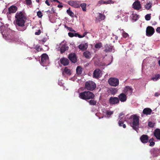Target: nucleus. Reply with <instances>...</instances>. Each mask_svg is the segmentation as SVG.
Here are the masks:
<instances>
[{
	"label": "nucleus",
	"mask_w": 160,
	"mask_h": 160,
	"mask_svg": "<svg viewBox=\"0 0 160 160\" xmlns=\"http://www.w3.org/2000/svg\"><path fill=\"white\" fill-rule=\"evenodd\" d=\"M16 19L14 23L17 29L19 31H23L26 28L25 27V23L27 19L26 17L22 12H18L16 14Z\"/></svg>",
	"instance_id": "nucleus-1"
},
{
	"label": "nucleus",
	"mask_w": 160,
	"mask_h": 160,
	"mask_svg": "<svg viewBox=\"0 0 160 160\" xmlns=\"http://www.w3.org/2000/svg\"><path fill=\"white\" fill-rule=\"evenodd\" d=\"M95 97L94 94L90 91H84L79 93V98L83 100H87L93 99Z\"/></svg>",
	"instance_id": "nucleus-2"
},
{
	"label": "nucleus",
	"mask_w": 160,
	"mask_h": 160,
	"mask_svg": "<svg viewBox=\"0 0 160 160\" xmlns=\"http://www.w3.org/2000/svg\"><path fill=\"white\" fill-rule=\"evenodd\" d=\"M131 118L132 119V121L131 127L133 129L138 132L139 130V118L136 115H133L131 117Z\"/></svg>",
	"instance_id": "nucleus-3"
},
{
	"label": "nucleus",
	"mask_w": 160,
	"mask_h": 160,
	"mask_svg": "<svg viewBox=\"0 0 160 160\" xmlns=\"http://www.w3.org/2000/svg\"><path fill=\"white\" fill-rule=\"evenodd\" d=\"M96 87V83L93 81H89L86 82L85 88L87 90L89 91H93Z\"/></svg>",
	"instance_id": "nucleus-4"
},
{
	"label": "nucleus",
	"mask_w": 160,
	"mask_h": 160,
	"mask_svg": "<svg viewBox=\"0 0 160 160\" xmlns=\"http://www.w3.org/2000/svg\"><path fill=\"white\" fill-rule=\"evenodd\" d=\"M41 63L43 66H46L49 64V58L46 53L43 54L42 55Z\"/></svg>",
	"instance_id": "nucleus-5"
},
{
	"label": "nucleus",
	"mask_w": 160,
	"mask_h": 160,
	"mask_svg": "<svg viewBox=\"0 0 160 160\" xmlns=\"http://www.w3.org/2000/svg\"><path fill=\"white\" fill-rule=\"evenodd\" d=\"M108 82L110 85L113 87L118 86L119 83L118 79L115 78H110L108 80Z\"/></svg>",
	"instance_id": "nucleus-6"
},
{
	"label": "nucleus",
	"mask_w": 160,
	"mask_h": 160,
	"mask_svg": "<svg viewBox=\"0 0 160 160\" xmlns=\"http://www.w3.org/2000/svg\"><path fill=\"white\" fill-rule=\"evenodd\" d=\"M68 3L71 6L75 8H80V1H69Z\"/></svg>",
	"instance_id": "nucleus-7"
},
{
	"label": "nucleus",
	"mask_w": 160,
	"mask_h": 160,
	"mask_svg": "<svg viewBox=\"0 0 160 160\" xmlns=\"http://www.w3.org/2000/svg\"><path fill=\"white\" fill-rule=\"evenodd\" d=\"M155 32L154 28L152 26H148L146 29V35L148 37H151Z\"/></svg>",
	"instance_id": "nucleus-8"
},
{
	"label": "nucleus",
	"mask_w": 160,
	"mask_h": 160,
	"mask_svg": "<svg viewBox=\"0 0 160 160\" xmlns=\"http://www.w3.org/2000/svg\"><path fill=\"white\" fill-rule=\"evenodd\" d=\"M109 102L111 105L116 104L119 102V100L118 97H111L109 98Z\"/></svg>",
	"instance_id": "nucleus-9"
},
{
	"label": "nucleus",
	"mask_w": 160,
	"mask_h": 160,
	"mask_svg": "<svg viewBox=\"0 0 160 160\" xmlns=\"http://www.w3.org/2000/svg\"><path fill=\"white\" fill-rule=\"evenodd\" d=\"M102 73L101 71L98 69H95L93 72V77L98 78L102 76Z\"/></svg>",
	"instance_id": "nucleus-10"
},
{
	"label": "nucleus",
	"mask_w": 160,
	"mask_h": 160,
	"mask_svg": "<svg viewBox=\"0 0 160 160\" xmlns=\"http://www.w3.org/2000/svg\"><path fill=\"white\" fill-rule=\"evenodd\" d=\"M133 8L135 10H138L141 8V5L140 2L138 1H136L132 4Z\"/></svg>",
	"instance_id": "nucleus-11"
},
{
	"label": "nucleus",
	"mask_w": 160,
	"mask_h": 160,
	"mask_svg": "<svg viewBox=\"0 0 160 160\" xmlns=\"http://www.w3.org/2000/svg\"><path fill=\"white\" fill-rule=\"evenodd\" d=\"M140 140L143 143H147L149 141V137L148 136L145 134H143L140 137Z\"/></svg>",
	"instance_id": "nucleus-12"
},
{
	"label": "nucleus",
	"mask_w": 160,
	"mask_h": 160,
	"mask_svg": "<svg viewBox=\"0 0 160 160\" xmlns=\"http://www.w3.org/2000/svg\"><path fill=\"white\" fill-rule=\"evenodd\" d=\"M118 97L119 101H120L121 102H125L127 99L126 95L123 93L120 94Z\"/></svg>",
	"instance_id": "nucleus-13"
},
{
	"label": "nucleus",
	"mask_w": 160,
	"mask_h": 160,
	"mask_svg": "<svg viewBox=\"0 0 160 160\" xmlns=\"http://www.w3.org/2000/svg\"><path fill=\"white\" fill-rule=\"evenodd\" d=\"M124 91L126 95H131L132 92V89L130 87L126 86L125 87Z\"/></svg>",
	"instance_id": "nucleus-14"
},
{
	"label": "nucleus",
	"mask_w": 160,
	"mask_h": 160,
	"mask_svg": "<svg viewBox=\"0 0 160 160\" xmlns=\"http://www.w3.org/2000/svg\"><path fill=\"white\" fill-rule=\"evenodd\" d=\"M68 58L72 62L75 63L77 62L76 55L75 54L71 53L69 55Z\"/></svg>",
	"instance_id": "nucleus-15"
},
{
	"label": "nucleus",
	"mask_w": 160,
	"mask_h": 160,
	"mask_svg": "<svg viewBox=\"0 0 160 160\" xmlns=\"http://www.w3.org/2000/svg\"><path fill=\"white\" fill-rule=\"evenodd\" d=\"M118 119H119L118 123L119 125L121 126V124H123L125 120L123 113H121L120 114Z\"/></svg>",
	"instance_id": "nucleus-16"
},
{
	"label": "nucleus",
	"mask_w": 160,
	"mask_h": 160,
	"mask_svg": "<svg viewBox=\"0 0 160 160\" xmlns=\"http://www.w3.org/2000/svg\"><path fill=\"white\" fill-rule=\"evenodd\" d=\"M88 45L87 43L81 44L78 46V48L82 51L86 50L88 48Z\"/></svg>",
	"instance_id": "nucleus-17"
},
{
	"label": "nucleus",
	"mask_w": 160,
	"mask_h": 160,
	"mask_svg": "<svg viewBox=\"0 0 160 160\" xmlns=\"http://www.w3.org/2000/svg\"><path fill=\"white\" fill-rule=\"evenodd\" d=\"M154 134L158 140H160V129L158 128L156 129L154 131Z\"/></svg>",
	"instance_id": "nucleus-18"
},
{
	"label": "nucleus",
	"mask_w": 160,
	"mask_h": 160,
	"mask_svg": "<svg viewBox=\"0 0 160 160\" xmlns=\"http://www.w3.org/2000/svg\"><path fill=\"white\" fill-rule=\"evenodd\" d=\"M105 48L104 51L106 52H112L113 50H114L113 48V47L108 44L105 45Z\"/></svg>",
	"instance_id": "nucleus-19"
},
{
	"label": "nucleus",
	"mask_w": 160,
	"mask_h": 160,
	"mask_svg": "<svg viewBox=\"0 0 160 160\" xmlns=\"http://www.w3.org/2000/svg\"><path fill=\"white\" fill-rule=\"evenodd\" d=\"M60 61L61 63L65 66L68 65L69 63L68 60L66 58L61 59Z\"/></svg>",
	"instance_id": "nucleus-20"
},
{
	"label": "nucleus",
	"mask_w": 160,
	"mask_h": 160,
	"mask_svg": "<svg viewBox=\"0 0 160 160\" xmlns=\"http://www.w3.org/2000/svg\"><path fill=\"white\" fill-rule=\"evenodd\" d=\"M17 10V8L16 6H12L8 8V11L9 13H15Z\"/></svg>",
	"instance_id": "nucleus-21"
},
{
	"label": "nucleus",
	"mask_w": 160,
	"mask_h": 160,
	"mask_svg": "<svg viewBox=\"0 0 160 160\" xmlns=\"http://www.w3.org/2000/svg\"><path fill=\"white\" fill-rule=\"evenodd\" d=\"M68 47L67 46L66 44L62 45L60 48V50L62 53H64L66 50H68Z\"/></svg>",
	"instance_id": "nucleus-22"
},
{
	"label": "nucleus",
	"mask_w": 160,
	"mask_h": 160,
	"mask_svg": "<svg viewBox=\"0 0 160 160\" xmlns=\"http://www.w3.org/2000/svg\"><path fill=\"white\" fill-rule=\"evenodd\" d=\"M152 111L151 109L149 108H146L143 109L142 113L143 114L148 115H150Z\"/></svg>",
	"instance_id": "nucleus-23"
},
{
	"label": "nucleus",
	"mask_w": 160,
	"mask_h": 160,
	"mask_svg": "<svg viewBox=\"0 0 160 160\" xmlns=\"http://www.w3.org/2000/svg\"><path fill=\"white\" fill-rule=\"evenodd\" d=\"M159 150L158 149L152 148L151 149L150 152L153 157L157 156L158 152Z\"/></svg>",
	"instance_id": "nucleus-24"
},
{
	"label": "nucleus",
	"mask_w": 160,
	"mask_h": 160,
	"mask_svg": "<svg viewBox=\"0 0 160 160\" xmlns=\"http://www.w3.org/2000/svg\"><path fill=\"white\" fill-rule=\"evenodd\" d=\"M83 56L87 59H89L91 58V54L89 51H86L83 53Z\"/></svg>",
	"instance_id": "nucleus-25"
},
{
	"label": "nucleus",
	"mask_w": 160,
	"mask_h": 160,
	"mask_svg": "<svg viewBox=\"0 0 160 160\" xmlns=\"http://www.w3.org/2000/svg\"><path fill=\"white\" fill-rule=\"evenodd\" d=\"M88 33V32H86L83 33L82 35H80L78 33H74V37H78L79 38H81L85 37V36Z\"/></svg>",
	"instance_id": "nucleus-26"
},
{
	"label": "nucleus",
	"mask_w": 160,
	"mask_h": 160,
	"mask_svg": "<svg viewBox=\"0 0 160 160\" xmlns=\"http://www.w3.org/2000/svg\"><path fill=\"white\" fill-rule=\"evenodd\" d=\"M82 70L83 69L81 66H78L76 68L77 74L78 75H81L82 72Z\"/></svg>",
	"instance_id": "nucleus-27"
},
{
	"label": "nucleus",
	"mask_w": 160,
	"mask_h": 160,
	"mask_svg": "<svg viewBox=\"0 0 160 160\" xmlns=\"http://www.w3.org/2000/svg\"><path fill=\"white\" fill-rule=\"evenodd\" d=\"M105 17L104 15L101 13H99L98 16L97 17V19L99 21H100L104 20Z\"/></svg>",
	"instance_id": "nucleus-28"
},
{
	"label": "nucleus",
	"mask_w": 160,
	"mask_h": 160,
	"mask_svg": "<svg viewBox=\"0 0 160 160\" xmlns=\"http://www.w3.org/2000/svg\"><path fill=\"white\" fill-rule=\"evenodd\" d=\"M152 7V3L149 2L147 3L144 5V7L147 10H149Z\"/></svg>",
	"instance_id": "nucleus-29"
},
{
	"label": "nucleus",
	"mask_w": 160,
	"mask_h": 160,
	"mask_svg": "<svg viewBox=\"0 0 160 160\" xmlns=\"http://www.w3.org/2000/svg\"><path fill=\"white\" fill-rule=\"evenodd\" d=\"M91 100L88 101V102L89 104L91 105L95 106L97 104V101L93 99H91Z\"/></svg>",
	"instance_id": "nucleus-30"
},
{
	"label": "nucleus",
	"mask_w": 160,
	"mask_h": 160,
	"mask_svg": "<svg viewBox=\"0 0 160 160\" xmlns=\"http://www.w3.org/2000/svg\"><path fill=\"white\" fill-rule=\"evenodd\" d=\"M81 6V7L82 8V10L83 11H86V7L87 6V4L85 3H83L82 4L80 3V6Z\"/></svg>",
	"instance_id": "nucleus-31"
},
{
	"label": "nucleus",
	"mask_w": 160,
	"mask_h": 160,
	"mask_svg": "<svg viewBox=\"0 0 160 160\" xmlns=\"http://www.w3.org/2000/svg\"><path fill=\"white\" fill-rule=\"evenodd\" d=\"M63 72H65L66 74L68 75H71V71L70 69H68L67 67H65L63 71L62 72L63 73Z\"/></svg>",
	"instance_id": "nucleus-32"
},
{
	"label": "nucleus",
	"mask_w": 160,
	"mask_h": 160,
	"mask_svg": "<svg viewBox=\"0 0 160 160\" xmlns=\"http://www.w3.org/2000/svg\"><path fill=\"white\" fill-rule=\"evenodd\" d=\"M118 90L117 88H111L110 89L111 93L112 94L114 95L117 92Z\"/></svg>",
	"instance_id": "nucleus-33"
},
{
	"label": "nucleus",
	"mask_w": 160,
	"mask_h": 160,
	"mask_svg": "<svg viewBox=\"0 0 160 160\" xmlns=\"http://www.w3.org/2000/svg\"><path fill=\"white\" fill-rule=\"evenodd\" d=\"M67 12L70 16L72 17H73L74 14L69 8L67 10Z\"/></svg>",
	"instance_id": "nucleus-34"
},
{
	"label": "nucleus",
	"mask_w": 160,
	"mask_h": 160,
	"mask_svg": "<svg viewBox=\"0 0 160 160\" xmlns=\"http://www.w3.org/2000/svg\"><path fill=\"white\" fill-rule=\"evenodd\" d=\"M160 78V75L159 74H158L156 75L155 76V77L152 78L151 79L152 80H153L154 81H156L158 79H159Z\"/></svg>",
	"instance_id": "nucleus-35"
},
{
	"label": "nucleus",
	"mask_w": 160,
	"mask_h": 160,
	"mask_svg": "<svg viewBox=\"0 0 160 160\" xmlns=\"http://www.w3.org/2000/svg\"><path fill=\"white\" fill-rule=\"evenodd\" d=\"M106 113L107 117H109L111 115L113 114V111L107 110L106 111Z\"/></svg>",
	"instance_id": "nucleus-36"
},
{
	"label": "nucleus",
	"mask_w": 160,
	"mask_h": 160,
	"mask_svg": "<svg viewBox=\"0 0 160 160\" xmlns=\"http://www.w3.org/2000/svg\"><path fill=\"white\" fill-rule=\"evenodd\" d=\"M102 47V44L101 42L97 43L95 45V47L97 48H99Z\"/></svg>",
	"instance_id": "nucleus-37"
},
{
	"label": "nucleus",
	"mask_w": 160,
	"mask_h": 160,
	"mask_svg": "<svg viewBox=\"0 0 160 160\" xmlns=\"http://www.w3.org/2000/svg\"><path fill=\"white\" fill-rule=\"evenodd\" d=\"M151 14H147L145 16V19L147 21L150 20L151 18Z\"/></svg>",
	"instance_id": "nucleus-38"
},
{
	"label": "nucleus",
	"mask_w": 160,
	"mask_h": 160,
	"mask_svg": "<svg viewBox=\"0 0 160 160\" xmlns=\"http://www.w3.org/2000/svg\"><path fill=\"white\" fill-rule=\"evenodd\" d=\"M47 40V39L46 38H43L42 39L40 40L39 42L43 44Z\"/></svg>",
	"instance_id": "nucleus-39"
},
{
	"label": "nucleus",
	"mask_w": 160,
	"mask_h": 160,
	"mask_svg": "<svg viewBox=\"0 0 160 160\" xmlns=\"http://www.w3.org/2000/svg\"><path fill=\"white\" fill-rule=\"evenodd\" d=\"M148 126L150 128H153L154 126V123L152 122H149L148 123Z\"/></svg>",
	"instance_id": "nucleus-40"
},
{
	"label": "nucleus",
	"mask_w": 160,
	"mask_h": 160,
	"mask_svg": "<svg viewBox=\"0 0 160 160\" xmlns=\"http://www.w3.org/2000/svg\"><path fill=\"white\" fill-rule=\"evenodd\" d=\"M37 15L39 18H41L42 17L43 15L41 11H38L37 12Z\"/></svg>",
	"instance_id": "nucleus-41"
},
{
	"label": "nucleus",
	"mask_w": 160,
	"mask_h": 160,
	"mask_svg": "<svg viewBox=\"0 0 160 160\" xmlns=\"http://www.w3.org/2000/svg\"><path fill=\"white\" fill-rule=\"evenodd\" d=\"M65 27L68 29L69 31L71 32H75V31L71 27H69L67 26L66 25H65Z\"/></svg>",
	"instance_id": "nucleus-42"
},
{
	"label": "nucleus",
	"mask_w": 160,
	"mask_h": 160,
	"mask_svg": "<svg viewBox=\"0 0 160 160\" xmlns=\"http://www.w3.org/2000/svg\"><path fill=\"white\" fill-rule=\"evenodd\" d=\"M128 36L129 35L127 33L125 32H123L122 33V36L123 38H126L128 37Z\"/></svg>",
	"instance_id": "nucleus-43"
},
{
	"label": "nucleus",
	"mask_w": 160,
	"mask_h": 160,
	"mask_svg": "<svg viewBox=\"0 0 160 160\" xmlns=\"http://www.w3.org/2000/svg\"><path fill=\"white\" fill-rule=\"evenodd\" d=\"M26 4L28 5H30L32 4V1L31 0H26Z\"/></svg>",
	"instance_id": "nucleus-44"
},
{
	"label": "nucleus",
	"mask_w": 160,
	"mask_h": 160,
	"mask_svg": "<svg viewBox=\"0 0 160 160\" xmlns=\"http://www.w3.org/2000/svg\"><path fill=\"white\" fill-rule=\"evenodd\" d=\"M106 4L110 3L113 4L114 3V2L112 0H109L107 1H106Z\"/></svg>",
	"instance_id": "nucleus-45"
},
{
	"label": "nucleus",
	"mask_w": 160,
	"mask_h": 160,
	"mask_svg": "<svg viewBox=\"0 0 160 160\" xmlns=\"http://www.w3.org/2000/svg\"><path fill=\"white\" fill-rule=\"evenodd\" d=\"M3 33V32H2V34L3 36V38L6 39H8V36L5 35L4 33Z\"/></svg>",
	"instance_id": "nucleus-46"
},
{
	"label": "nucleus",
	"mask_w": 160,
	"mask_h": 160,
	"mask_svg": "<svg viewBox=\"0 0 160 160\" xmlns=\"http://www.w3.org/2000/svg\"><path fill=\"white\" fill-rule=\"evenodd\" d=\"M74 33L71 32H69L68 33V36L70 37H74Z\"/></svg>",
	"instance_id": "nucleus-47"
},
{
	"label": "nucleus",
	"mask_w": 160,
	"mask_h": 160,
	"mask_svg": "<svg viewBox=\"0 0 160 160\" xmlns=\"http://www.w3.org/2000/svg\"><path fill=\"white\" fill-rule=\"evenodd\" d=\"M149 142L150 143L149 146H153L155 145V142L153 141H152Z\"/></svg>",
	"instance_id": "nucleus-48"
},
{
	"label": "nucleus",
	"mask_w": 160,
	"mask_h": 160,
	"mask_svg": "<svg viewBox=\"0 0 160 160\" xmlns=\"http://www.w3.org/2000/svg\"><path fill=\"white\" fill-rule=\"evenodd\" d=\"M98 3L100 4H106V2L105 1H104L103 0H100L98 2Z\"/></svg>",
	"instance_id": "nucleus-49"
},
{
	"label": "nucleus",
	"mask_w": 160,
	"mask_h": 160,
	"mask_svg": "<svg viewBox=\"0 0 160 160\" xmlns=\"http://www.w3.org/2000/svg\"><path fill=\"white\" fill-rule=\"evenodd\" d=\"M41 33V30L40 29H38V32H36L35 33V35H39Z\"/></svg>",
	"instance_id": "nucleus-50"
},
{
	"label": "nucleus",
	"mask_w": 160,
	"mask_h": 160,
	"mask_svg": "<svg viewBox=\"0 0 160 160\" xmlns=\"http://www.w3.org/2000/svg\"><path fill=\"white\" fill-rule=\"evenodd\" d=\"M47 12H49L51 13H54V10L53 8H51V11L48 10V11H47Z\"/></svg>",
	"instance_id": "nucleus-51"
},
{
	"label": "nucleus",
	"mask_w": 160,
	"mask_h": 160,
	"mask_svg": "<svg viewBox=\"0 0 160 160\" xmlns=\"http://www.w3.org/2000/svg\"><path fill=\"white\" fill-rule=\"evenodd\" d=\"M132 17H133L132 18L133 20H136L137 19L136 18H135V16H136V17H137L138 16H137V15H134L133 14H132Z\"/></svg>",
	"instance_id": "nucleus-52"
},
{
	"label": "nucleus",
	"mask_w": 160,
	"mask_h": 160,
	"mask_svg": "<svg viewBox=\"0 0 160 160\" xmlns=\"http://www.w3.org/2000/svg\"><path fill=\"white\" fill-rule=\"evenodd\" d=\"M45 3L48 6H49L50 5V4L48 2V0H46L45 1Z\"/></svg>",
	"instance_id": "nucleus-53"
},
{
	"label": "nucleus",
	"mask_w": 160,
	"mask_h": 160,
	"mask_svg": "<svg viewBox=\"0 0 160 160\" xmlns=\"http://www.w3.org/2000/svg\"><path fill=\"white\" fill-rule=\"evenodd\" d=\"M156 31L158 33H160V27H159L157 28Z\"/></svg>",
	"instance_id": "nucleus-54"
},
{
	"label": "nucleus",
	"mask_w": 160,
	"mask_h": 160,
	"mask_svg": "<svg viewBox=\"0 0 160 160\" xmlns=\"http://www.w3.org/2000/svg\"><path fill=\"white\" fill-rule=\"evenodd\" d=\"M121 126H119L120 127H122V126L123 128H126V126L125 124H124L123 123L121 124Z\"/></svg>",
	"instance_id": "nucleus-55"
},
{
	"label": "nucleus",
	"mask_w": 160,
	"mask_h": 160,
	"mask_svg": "<svg viewBox=\"0 0 160 160\" xmlns=\"http://www.w3.org/2000/svg\"><path fill=\"white\" fill-rule=\"evenodd\" d=\"M41 49H42L40 48H39V47H38V48H37L36 50L38 51L39 52V51H40L41 50Z\"/></svg>",
	"instance_id": "nucleus-56"
},
{
	"label": "nucleus",
	"mask_w": 160,
	"mask_h": 160,
	"mask_svg": "<svg viewBox=\"0 0 160 160\" xmlns=\"http://www.w3.org/2000/svg\"><path fill=\"white\" fill-rule=\"evenodd\" d=\"M159 94L158 93V92H156L155 93V96H156V97H158L159 96Z\"/></svg>",
	"instance_id": "nucleus-57"
},
{
	"label": "nucleus",
	"mask_w": 160,
	"mask_h": 160,
	"mask_svg": "<svg viewBox=\"0 0 160 160\" xmlns=\"http://www.w3.org/2000/svg\"><path fill=\"white\" fill-rule=\"evenodd\" d=\"M58 7V8H62L63 7V6L61 5H58L57 6Z\"/></svg>",
	"instance_id": "nucleus-58"
},
{
	"label": "nucleus",
	"mask_w": 160,
	"mask_h": 160,
	"mask_svg": "<svg viewBox=\"0 0 160 160\" xmlns=\"http://www.w3.org/2000/svg\"><path fill=\"white\" fill-rule=\"evenodd\" d=\"M53 1L54 2H57L59 3H61L59 1H58V0H53Z\"/></svg>",
	"instance_id": "nucleus-59"
},
{
	"label": "nucleus",
	"mask_w": 160,
	"mask_h": 160,
	"mask_svg": "<svg viewBox=\"0 0 160 160\" xmlns=\"http://www.w3.org/2000/svg\"><path fill=\"white\" fill-rule=\"evenodd\" d=\"M153 141V138H151L149 141V142H150V141Z\"/></svg>",
	"instance_id": "nucleus-60"
},
{
	"label": "nucleus",
	"mask_w": 160,
	"mask_h": 160,
	"mask_svg": "<svg viewBox=\"0 0 160 160\" xmlns=\"http://www.w3.org/2000/svg\"><path fill=\"white\" fill-rule=\"evenodd\" d=\"M36 1L37 2H39V0H36Z\"/></svg>",
	"instance_id": "nucleus-61"
},
{
	"label": "nucleus",
	"mask_w": 160,
	"mask_h": 160,
	"mask_svg": "<svg viewBox=\"0 0 160 160\" xmlns=\"http://www.w3.org/2000/svg\"><path fill=\"white\" fill-rule=\"evenodd\" d=\"M158 64H159V66H160V60L158 61Z\"/></svg>",
	"instance_id": "nucleus-62"
},
{
	"label": "nucleus",
	"mask_w": 160,
	"mask_h": 160,
	"mask_svg": "<svg viewBox=\"0 0 160 160\" xmlns=\"http://www.w3.org/2000/svg\"><path fill=\"white\" fill-rule=\"evenodd\" d=\"M159 19H160V17H159Z\"/></svg>",
	"instance_id": "nucleus-63"
}]
</instances>
